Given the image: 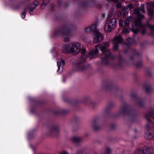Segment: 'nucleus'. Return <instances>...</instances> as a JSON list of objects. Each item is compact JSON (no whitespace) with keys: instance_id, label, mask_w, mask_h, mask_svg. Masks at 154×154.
<instances>
[{"instance_id":"1","label":"nucleus","mask_w":154,"mask_h":154,"mask_svg":"<svg viewBox=\"0 0 154 154\" xmlns=\"http://www.w3.org/2000/svg\"><path fill=\"white\" fill-rule=\"evenodd\" d=\"M109 46V43L106 42L103 43L100 48L101 51H102L101 54V60L102 63L104 64H107L110 59H113L114 58L113 55L111 53L108 48Z\"/></svg>"},{"instance_id":"2","label":"nucleus","mask_w":154,"mask_h":154,"mask_svg":"<svg viewBox=\"0 0 154 154\" xmlns=\"http://www.w3.org/2000/svg\"><path fill=\"white\" fill-rule=\"evenodd\" d=\"M65 52L72 53L74 54H77L80 51L81 48L78 43H72L63 47Z\"/></svg>"},{"instance_id":"3","label":"nucleus","mask_w":154,"mask_h":154,"mask_svg":"<svg viewBox=\"0 0 154 154\" xmlns=\"http://www.w3.org/2000/svg\"><path fill=\"white\" fill-rule=\"evenodd\" d=\"M85 30L86 32L91 31H92L93 32L95 35L93 41L94 43H97L103 40V35L99 32L95 25H93L87 27L85 29Z\"/></svg>"},{"instance_id":"4","label":"nucleus","mask_w":154,"mask_h":154,"mask_svg":"<svg viewBox=\"0 0 154 154\" xmlns=\"http://www.w3.org/2000/svg\"><path fill=\"white\" fill-rule=\"evenodd\" d=\"M117 21L115 18H108L107 23L104 26V29L106 32H110L114 29L116 27Z\"/></svg>"},{"instance_id":"5","label":"nucleus","mask_w":154,"mask_h":154,"mask_svg":"<svg viewBox=\"0 0 154 154\" xmlns=\"http://www.w3.org/2000/svg\"><path fill=\"white\" fill-rule=\"evenodd\" d=\"M140 10L139 8H136L134 10V14H138L137 18L134 20V24L136 26H139L142 27L143 26H142L141 23V20L144 18V16L142 14H140Z\"/></svg>"},{"instance_id":"6","label":"nucleus","mask_w":154,"mask_h":154,"mask_svg":"<svg viewBox=\"0 0 154 154\" xmlns=\"http://www.w3.org/2000/svg\"><path fill=\"white\" fill-rule=\"evenodd\" d=\"M59 129L58 127L53 126L50 128L47 133V135L49 137L57 136L59 133Z\"/></svg>"},{"instance_id":"7","label":"nucleus","mask_w":154,"mask_h":154,"mask_svg":"<svg viewBox=\"0 0 154 154\" xmlns=\"http://www.w3.org/2000/svg\"><path fill=\"white\" fill-rule=\"evenodd\" d=\"M122 42V38L121 35L115 37L113 40V49L116 50L118 49V44Z\"/></svg>"},{"instance_id":"8","label":"nucleus","mask_w":154,"mask_h":154,"mask_svg":"<svg viewBox=\"0 0 154 154\" xmlns=\"http://www.w3.org/2000/svg\"><path fill=\"white\" fill-rule=\"evenodd\" d=\"M152 150L148 147H146L143 149H140L136 150L135 154H153L152 153Z\"/></svg>"},{"instance_id":"9","label":"nucleus","mask_w":154,"mask_h":154,"mask_svg":"<svg viewBox=\"0 0 154 154\" xmlns=\"http://www.w3.org/2000/svg\"><path fill=\"white\" fill-rule=\"evenodd\" d=\"M98 53V49L96 48L92 50L89 54V56L91 58H95L97 57Z\"/></svg>"},{"instance_id":"10","label":"nucleus","mask_w":154,"mask_h":154,"mask_svg":"<svg viewBox=\"0 0 154 154\" xmlns=\"http://www.w3.org/2000/svg\"><path fill=\"white\" fill-rule=\"evenodd\" d=\"M71 140L73 143H77L81 142L82 139L80 137H74L71 138Z\"/></svg>"},{"instance_id":"11","label":"nucleus","mask_w":154,"mask_h":154,"mask_svg":"<svg viewBox=\"0 0 154 154\" xmlns=\"http://www.w3.org/2000/svg\"><path fill=\"white\" fill-rule=\"evenodd\" d=\"M86 49L85 48H83L81 50V57L80 59V61L82 60L83 62L87 58V57L85 56Z\"/></svg>"},{"instance_id":"12","label":"nucleus","mask_w":154,"mask_h":154,"mask_svg":"<svg viewBox=\"0 0 154 154\" xmlns=\"http://www.w3.org/2000/svg\"><path fill=\"white\" fill-rule=\"evenodd\" d=\"M65 64V61L63 60H62L60 61H58L57 62V65L58 67V69L57 70V72L60 70L61 66L62 65V66H63Z\"/></svg>"},{"instance_id":"13","label":"nucleus","mask_w":154,"mask_h":154,"mask_svg":"<svg viewBox=\"0 0 154 154\" xmlns=\"http://www.w3.org/2000/svg\"><path fill=\"white\" fill-rule=\"evenodd\" d=\"M34 6V5L32 4L30 5L28 7L26 8H27V10H28L29 12L31 14V12H32V11L36 8Z\"/></svg>"},{"instance_id":"14","label":"nucleus","mask_w":154,"mask_h":154,"mask_svg":"<svg viewBox=\"0 0 154 154\" xmlns=\"http://www.w3.org/2000/svg\"><path fill=\"white\" fill-rule=\"evenodd\" d=\"M147 25L149 26L151 31V32L150 33V35H154V26L150 25L149 24H147Z\"/></svg>"},{"instance_id":"15","label":"nucleus","mask_w":154,"mask_h":154,"mask_svg":"<svg viewBox=\"0 0 154 154\" xmlns=\"http://www.w3.org/2000/svg\"><path fill=\"white\" fill-rule=\"evenodd\" d=\"M112 151L111 149L109 147L106 148L105 152L103 154H111Z\"/></svg>"},{"instance_id":"16","label":"nucleus","mask_w":154,"mask_h":154,"mask_svg":"<svg viewBox=\"0 0 154 154\" xmlns=\"http://www.w3.org/2000/svg\"><path fill=\"white\" fill-rule=\"evenodd\" d=\"M114 12V10L113 8H112L109 11V14L108 15V17L110 18L112 16Z\"/></svg>"},{"instance_id":"17","label":"nucleus","mask_w":154,"mask_h":154,"mask_svg":"<svg viewBox=\"0 0 154 154\" xmlns=\"http://www.w3.org/2000/svg\"><path fill=\"white\" fill-rule=\"evenodd\" d=\"M138 8L139 9L140 12L143 13H144L145 12V11L144 9V4H141V7Z\"/></svg>"},{"instance_id":"18","label":"nucleus","mask_w":154,"mask_h":154,"mask_svg":"<svg viewBox=\"0 0 154 154\" xmlns=\"http://www.w3.org/2000/svg\"><path fill=\"white\" fill-rule=\"evenodd\" d=\"M49 0H43L42 6L44 7H45L47 4L49 3Z\"/></svg>"},{"instance_id":"19","label":"nucleus","mask_w":154,"mask_h":154,"mask_svg":"<svg viewBox=\"0 0 154 154\" xmlns=\"http://www.w3.org/2000/svg\"><path fill=\"white\" fill-rule=\"evenodd\" d=\"M130 18H131V17H129L127 18L125 20V22H124L125 25V26L128 25L129 23Z\"/></svg>"},{"instance_id":"20","label":"nucleus","mask_w":154,"mask_h":154,"mask_svg":"<svg viewBox=\"0 0 154 154\" xmlns=\"http://www.w3.org/2000/svg\"><path fill=\"white\" fill-rule=\"evenodd\" d=\"M27 11V8H25L24 11L22 13L21 16L22 18L24 19L25 18Z\"/></svg>"},{"instance_id":"21","label":"nucleus","mask_w":154,"mask_h":154,"mask_svg":"<svg viewBox=\"0 0 154 154\" xmlns=\"http://www.w3.org/2000/svg\"><path fill=\"white\" fill-rule=\"evenodd\" d=\"M93 130L95 131H97L100 128L99 126L97 125H93Z\"/></svg>"},{"instance_id":"22","label":"nucleus","mask_w":154,"mask_h":154,"mask_svg":"<svg viewBox=\"0 0 154 154\" xmlns=\"http://www.w3.org/2000/svg\"><path fill=\"white\" fill-rule=\"evenodd\" d=\"M33 5H34V6L35 7V8L39 4L38 2L37 1H35L34 2L33 4H32Z\"/></svg>"},{"instance_id":"23","label":"nucleus","mask_w":154,"mask_h":154,"mask_svg":"<svg viewBox=\"0 0 154 154\" xmlns=\"http://www.w3.org/2000/svg\"><path fill=\"white\" fill-rule=\"evenodd\" d=\"M116 8H120L121 7V4L119 3H118L116 5Z\"/></svg>"},{"instance_id":"24","label":"nucleus","mask_w":154,"mask_h":154,"mask_svg":"<svg viewBox=\"0 0 154 154\" xmlns=\"http://www.w3.org/2000/svg\"><path fill=\"white\" fill-rule=\"evenodd\" d=\"M76 154H87L85 152H83L82 151H78Z\"/></svg>"},{"instance_id":"25","label":"nucleus","mask_w":154,"mask_h":154,"mask_svg":"<svg viewBox=\"0 0 154 154\" xmlns=\"http://www.w3.org/2000/svg\"><path fill=\"white\" fill-rule=\"evenodd\" d=\"M148 115L150 117H152L154 115V112H150L148 113Z\"/></svg>"},{"instance_id":"26","label":"nucleus","mask_w":154,"mask_h":154,"mask_svg":"<svg viewBox=\"0 0 154 154\" xmlns=\"http://www.w3.org/2000/svg\"><path fill=\"white\" fill-rule=\"evenodd\" d=\"M142 65V62L141 61H140L139 63H137L136 64V66H137V67H139V66H140L141 65Z\"/></svg>"},{"instance_id":"27","label":"nucleus","mask_w":154,"mask_h":154,"mask_svg":"<svg viewBox=\"0 0 154 154\" xmlns=\"http://www.w3.org/2000/svg\"><path fill=\"white\" fill-rule=\"evenodd\" d=\"M123 21L122 20H121L119 21V24L120 26H121L123 24Z\"/></svg>"},{"instance_id":"28","label":"nucleus","mask_w":154,"mask_h":154,"mask_svg":"<svg viewBox=\"0 0 154 154\" xmlns=\"http://www.w3.org/2000/svg\"><path fill=\"white\" fill-rule=\"evenodd\" d=\"M148 11L149 12V14L150 15H152L153 14V12L151 10H148Z\"/></svg>"},{"instance_id":"29","label":"nucleus","mask_w":154,"mask_h":154,"mask_svg":"<svg viewBox=\"0 0 154 154\" xmlns=\"http://www.w3.org/2000/svg\"><path fill=\"white\" fill-rule=\"evenodd\" d=\"M128 7L130 9L132 8L133 7V5L132 4H129L128 5Z\"/></svg>"},{"instance_id":"30","label":"nucleus","mask_w":154,"mask_h":154,"mask_svg":"<svg viewBox=\"0 0 154 154\" xmlns=\"http://www.w3.org/2000/svg\"><path fill=\"white\" fill-rule=\"evenodd\" d=\"M59 154H69V153L67 152L63 151L60 153Z\"/></svg>"},{"instance_id":"31","label":"nucleus","mask_w":154,"mask_h":154,"mask_svg":"<svg viewBox=\"0 0 154 154\" xmlns=\"http://www.w3.org/2000/svg\"><path fill=\"white\" fill-rule=\"evenodd\" d=\"M122 32L123 33H126L127 32V30L126 29H125L123 30Z\"/></svg>"},{"instance_id":"32","label":"nucleus","mask_w":154,"mask_h":154,"mask_svg":"<svg viewBox=\"0 0 154 154\" xmlns=\"http://www.w3.org/2000/svg\"><path fill=\"white\" fill-rule=\"evenodd\" d=\"M146 32V30H144L142 31L141 32V33L142 34H144Z\"/></svg>"},{"instance_id":"33","label":"nucleus","mask_w":154,"mask_h":154,"mask_svg":"<svg viewBox=\"0 0 154 154\" xmlns=\"http://www.w3.org/2000/svg\"><path fill=\"white\" fill-rule=\"evenodd\" d=\"M66 32V31L65 30H64L63 31V36H64V37H66V35H64V32Z\"/></svg>"},{"instance_id":"34","label":"nucleus","mask_w":154,"mask_h":154,"mask_svg":"<svg viewBox=\"0 0 154 154\" xmlns=\"http://www.w3.org/2000/svg\"><path fill=\"white\" fill-rule=\"evenodd\" d=\"M146 119L147 120V121H148V122H151V121H150V120L149 119V118H146Z\"/></svg>"},{"instance_id":"35","label":"nucleus","mask_w":154,"mask_h":154,"mask_svg":"<svg viewBox=\"0 0 154 154\" xmlns=\"http://www.w3.org/2000/svg\"><path fill=\"white\" fill-rule=\"evenodd\" d=\"M84 68H80L79 69V70L80 71H82L84 69Z\"/></svg>"},{"instance_id":"36","label":"nucleus","mask_w":154,"mask_h":154,"mask_svg":"<svg viewBox=\"0 0 154 154\" xmlns=\"http://www.w3.org/2000/svg\"><path fill=\"white\" fill-rule=\"evenodd\" d=\"M97 7H98V8H100V5H97Z\"/></svg>"},{"instance_id":"37","label":"nucleus","mask_w":154,"mask_h":154,"mask_svg":"<svg viewBox=\"0 0 154 154\" xmlns=\"http://www.w3.org/2000/svg\"><path fill=\"white\" fill-rule=\"evenodd\" d=\"M100 46V45H97L96 46V47H98L99 46Z\"/></svg>"},{"instance_id":"38","label":"nucleus","mask_w":154,"mask_h":154,"mask_svg":"<svg viewBox=\"0 0 154 154\" xmlns=\"http://www.w3.org/2000/svg\"><path fill=\"white\" fill-rule=\"evenodd\" d=\"M125 109V108H124V109H122L123 112H124Z\"/></svg>"},{"instance_id":"39","label":"nucleus","mask_w":154,"mask_h":154,"mask_svg":"<svg viewBox=\"0 0 154 154\" xmlns=\"http://www.w3.org/2000/svg\"><path fill=\"white\" fill-rule=\"evenodd\" d=\"M149 139H152V138L151 137H149V138H148Z\"/></svg>"},{"instance_id":"40","label":"nucleus","mask_w":154,"mask_h":154,"mask_svg":"<svg viewBox=\"0 0 154 154\" xmlns=\"http://www.w3.org/2000/svg\"><path fill=\"white\" fill-rule=\"evenodd\" d=\"M146 91H147V92H148V90L147 89H146Z\"/></svg>"},{"instance_id":"41","label":"nucleus","mask_w":154,"mask_h":154,"mask_svg":"<svg viewBox=\"0 0 154 154\" xmlns=\"http://www.w3.org/2000/svg\"><path fill=\"white\" fill-rule=\"evenodd\" d=\"M149 136L151 137V134H149Z\"/></svg>"}]
</instances>
